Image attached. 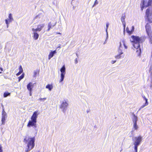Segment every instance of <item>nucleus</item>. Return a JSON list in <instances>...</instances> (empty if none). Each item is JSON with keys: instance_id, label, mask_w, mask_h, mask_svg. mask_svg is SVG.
Segmentation results:
<instances>
[{"instance_id": "nucleus-35", "label": "nucleus", "mask_w": 152, "mask_h": 152, "mask_svg": "<svg viewBox=\"0 0 152 152\" xmlns=\"http://www.w3.org/2000/svg\"><path fill=\"white\" fill-rule=\"evenodd\" d=\"M29 91V95L30 96H31V95H32V91Z\"/></svg>"}, {"instance_id": "nucleus-20", "label": "nucleus", "mask_w": 152, "mask_h": 152, "mask_svg": "<svg viewBox=\"0 0 152 152\" xmlns=\"http://www.w3.org/2000/svg\"><path fill=\"white\" fill-rule=\"evenodd\" d=\"M39 70H37L34 71V77H36L37 74H39Z\"/></svg>"}, {"instance_id": "nucleus-24", "label": "nucleus", "mask_w": 152, "mask_h": 152, "mask_svg": "<svg viewBox=\"0 0 152 152\" xmlns=\"http://www.w3.org/2000/svg\"><path fill=\"white\" fill-rule=\"evenodd\" d=\"M133 127L135 130H137V129L138 127L137 124V122L134 123Z\"/></svg>"}, {"instance_id": "nucleus-19", "label": "nucleus", "mask_w": 152, "mask_h": 152, "mask_svg": "<svg viewBox=\"0 0 152 152\" xmlns=\"http://www.w3.org/2000/svg\"><path fill=\"white\" fill-rule=\"evenodd\" d=\"M24 74L23 73L21 76L18 77V81L19 82L21 79H23L24 78Z\"/></svg>"}, {"instance_id": "nucleus-7", "label": "nucleus", "mask_w": 152, "mask_h": 152, "mask_svg": "<svg viewBox=\"0 0 152 152\" xmlns=\"http://www.w3.org/2000/svg\"><path fill=\"white\" fill-rule=\"evenodd\" d=\"M44 24L38 25L37 26V28L36 29L33 28L32 31L34 32H37V31H40L42 28L44 26Z\"/></svg>"}, {"instance_id": "nucleus-32", "label": "nucleus", "mask_w": 152, "mask_h": 152, "mask_svg": "<svg viewBox=\"0 0 152 152\" xmlns=\"http://www.w3.org/2000/svg\"><path fill=\"white\" fill-rule=\"evenodd\" d=\"M109 26V24L108 23H107L106 24V30H107V29H108V27Z\"/></svg>"}, {"instance_id": "nucleus-18", "label": "nucleus", "mask_w": 152, "mask_h": 152, "mask_svg": "<svg viewBox=\"0 0 152 152\" xmlns=\"http://www.w3.org/2000/svg\"><path fill=\"white\" fill-rule=\"evenodd\" d=\"M53 88V86L52 85L50 84H48L46 86V88L48 89L50 91H51Z\"/></svg>"}, {"instance_id": "nucleus-15", "label": "nucleus", "mask_w": 152, "mask_h": 152, "mask_svg": "<svg viewBox=\"0 0 152 152\" xmlns=\"http://www.w3.org/2000/svg\"><path fill=\"white\" fill-rule=\"evenodd\" d=\"M19 71L16 74V75L17 76L20 75L21 74V73L23 72V70L21 65L19 66Z\"/></svg>"}, {"instance_id": "nucleus-21", "label": "nucleus", "mask_w": 152, "mask_h": 152, "mask_svg": "<svg viewBox=\"0 0 152 152\" xmlns=\"http://www.w3.org/2000/svg\"><path fill=\"white\" fill-rule=\"evenodd\" d=\"M9 18L8 20L10 22L12 21L13 20V18H12V15L11 13H10L9 15Z\"/></svg>"}, {"instance_id": "nucleus-14", "label": "nucleus", "mask_w": 152, "mask_h": 152, "mask_svg": "<svg viewBox=\"0 0 152 152\" xmlns=\"http://www.w3.org/2000/svg\"><path fill=\"white\" fill-rule=\"evenodd\" d=\"M56 53V50L51 52L48 55V59H50L54 56V54Z\"/></svg>"}, {"instance_id": "nucleus-6", "label": "nucleus", "mask_w": 152, "mask_h": 152, "mask_svg": "<svg viewBox=\"0 0 152 152\" xmlns=\"http://www.w3.org/2000/svg\"><path fill=\"white\" fill-rule=\"evenodd\" d=\"M65 65H63L60 69V71L61 72V79H60V82L62 81L64 77V75L65 74Z\"/></svg>"}, {"instance_id": "nucleus-39", "label": "nucleus", "mask_w": 152, "mask_h": 152, "mask_svg": "<svg viewBox=\"0 0 152 152\" xmlns=\"http://www.w3.org/2000/svg\"><path fill=\"white\" fill-rule=\"evenodd\" d=\"M77 59H75V63H77Z\"/></svg>"}, {"instance_id": "nucleus-25", "label": "nucleus", "mask_w": 152, "mask_h": 152, "mask_svg": "<svg viewBox=\"0 0 152 152\" xmlns=\"http://www.w3.org/2000/svg\"><path fill=\"white\" fill-rule=\"evenodd\" d=\"M134 149L135 150V152H137V146L138 145H137L135 144H134Z\"/></svg>"}, {"instance_id": "nucleus-22", "label": "nucleus", "mask_w": 152, "mask_h": 152, "mask_svg": "<svg viewBox=\"0 0 152 152\" xmlns=\"http://www.w3.org/2000/svg\"><path fill=\"white\" fill-rule=\"evenodd\" d=\"M51 28H52V23H51V22H50L48 24L47 31H49Z\"/></svg>"}, {"instance_id": "nucleus-1", "label": "nucleus", "mask_w": 152, "mask_h": 152, "mask_svg": "<svg viewBox=\"0 0 152 152\" xmlns=\"http://www.w3.org/2000/svg\"><path fill=\"white\" fill-rule=\"evenodd\" d=\"M152 15V10L147 9L145 12V20L146 24L145 27L146 33L150 37L152 36L151 26H152V17L150 18V17Z\"/></svg>"}, {"instance_id": "nucleus-13", "label": "nucleus", "mask_w": 152, "mask_h": 152, "mask_svg": "<svg viewBox=\"0 0 152 152\" xmlns=\"http://www.w3.org/2000/svg\"><path fill=\"white\" fill-rule=\"evenodd\" d=\"M142 97L143 98V99L145 100V103L143 105L141 106V108H143L144 107L147 105L148 104V102L147 99L144 96H143Z\"/></svg>"}, {"instance_id": "nucleus-8", "label": "nucleus", "mask_w": 152, "mask_h": 152, "mask_svg": "<svg viewBox=\"0 0 152 152\" xmlns=\"http://www.w3.org/2000/svg\"><path fill=\"white\" fill-rule=\"evenodd\" d=\"M136 141L134 142V144L139 145L142 141V137L141 136H139L135 138Z\"/></svg>"}, {"instance_id": "nucleus-10", "label": "nucleus", "mask_w": 152, "mask_h": 152, "mask_svg": "<svg viewBox=\"0 0 152 152\" xmlns=\"http://www.w3.org/2000/svg\"><path fill=\"white\" fill-rule=\"evenodd\" d=\"M134 30V26H132V27L131 30L130 31L128 27H127L126 29V31L129 34H131L132 33Z\"/></svg>"}, {"instance_id": "nucleus-30", "label": "nucleus", "mask_w": 152, "mask_h": 152, "mask_svg": "<svg viewBox=\"0 0 152 152\" xmlns=\"http://www.w3.org/2000/svg\"><path fill=\"white\" fill-rule=\"evenodd\" d=\"M98 2L97 1V0H96L95 1H94V5H93V7H94L95 5L98 4Z\"/></svg>"}, {"instance_id": "nucleus-16", "label": "nucleus", "mask_w": 152, "mask_h": 152, "mask_svg": "<svg viewBox=\"0 0 152 152\" xmlns=\"http://www.w3.org/2000/svg\"><path fill=\"white\" fill-rule=\"evenodd\" d=\"M39 37V35L36 32H35L33 34V37L35 40L37 39Z\"/></svg>"}, {"instance_id": "nucleus-26", "label": "nucleus", "mask_w": 152, "mask_h": 152, "mask_svg": "<svg viewBox=\"0 0 152 152\" xmlns=\"http://www.w3.org/2000/svg\"><path fill=\"white\" fill-rule=\"evenodd\" d=\"M46 98H40L38 100L44 102L45 100H46Z\"/></svg>"}, {"instance_id": "nucleus-4", "label": "nucleus", "mask_w": 152, "mask_h": 152, "mask_svg": "<svg viewBox=\"0 0 152 152\" xmlns=\"http://www.w3.org/2000/svg\"><path fill=\"white\" fill-rule=\"evenodd\" d=\"M38 111H35L33 113L31 117V120H29L27 124L28 127H33L34 128L37 127L36 123L38 114Z\"/></svg>"}, {"instance_id": "nucleus-34", "label": "nucleus", "mask_w": 152, "mask_h": 152, "mask_svg": "<svg viewBox=\"0 0 152 152\" xmlns=\"http://www.w3.org/2000/svg\"><path fill=\"white\" fill-rule=\"evenodd\" d=\"M116 62V61H111V63L112 64H113L115 63Z\"/></svg>"}, {"instance_id": "nucleus-2", "label": "nucleus", "mask_w": 152, "mask_h": 152, "mask_svg": "<svg viewBox=\"0 0 152 152\" xmlns=\"http://www.w3.org/2000/svg\"><path fill=\"white\" fill-rule=\"evenodd\" d=\"M131 38L132 39L131 42L133 43L134 47L137 50L136 53L137 55L140 56L141 54V50L140 44L142 43L144 40H143L141 37L134 35L132 36Z\"/></svg>"}, {"instance_id": "nucleus-33", "label": "nucleus", "mask_w": 152, "mask_h": 152, "mask_svg": "<svg viewBox=\"0 0 152 152\" xmlns=\"http://www.w3.org/2000/svg\"><path fill=\"white\" fill-rule=\"evenodd\" d=\"M5 21L6 24L8 25L9 24V23L8 22V20L7 19H6L5 20Z\"/></svg>"}, {"instance_id": "nucleus-31", "label": "nucleus", "mask_w": 152, "mask_h": 152, "mask_svg": "<svg viewBox=\"0 0 152 152\" xmlns=\"http://www.w3.org/2000/svg\"><path fill=\"white\" fill-rule=\"evenodd\" d=\"M0 152H3L2 147L1 145H0Z\"/></svg>"}, {"instance_id": "nucleus-27", "label": "nucleus", "mask_w": 152, "mask_h": 152, "mask_svg": "<svg viewBox=\"0 0 152 152\" xmlns=\"http://www.w3.org/2000/svg\"><path fill=\"white\" fill-rule=\"evenodd\" d=\"M152 4V0H149L148 2V5L146 6V7L150 5H151Z\"/></svg>"}, {"instance_id": "nucleus-3", "label": "nucleus", "mask_w": 152, "mask_h": 152, "mask_svg": "<svg viewBox=\"0 0 152 152\" xmlns=\"http://www.w3.org/2000/svg\"><path fill=\"white\" fill-rule=\"evenodd\" d=\"M23 141L25 143L27 142V146L28 148L26 152H28L34 146L35 137H26L24 139Z\"/></svg>"}, {"instance_id": "nucleus-29", "label": "nucleus", "mask_w": 152, "mask_h": 152, "mask_svg": "<svg viewBox=\"0 0 152 152\" xmlns=\"http://www.w3.org/2000/svg\"><path fill=\"white\" fill-rule=\"evenodd\" d=\"M150 38V42L152 44V36L151 37H150L147 35Z\"/></svg>"}, {"instance_id": "nucleus-5", "label": "nucleus", "mask_w": 152, "mask_h": 152, "mask_svg": "<svg viewBox=\"0 0 152 152\" xmlns=\"http://www.w3.org/2000/svg\"><path fill=\"white\" fill-rule=\"evenodd\" d=\"M122 45H123L124 46L125 48L126 49H127V47L125 43V41L124 40H122L120 42V47L118 50V52L119 53L117 55L115 56V58L117 59H119L121 58L124 57L123 53L122 52V50L120 49V48L121 47Z\"/></svg>"}, {"instance_id": "nucleus-41", "label": "nucleus", "mask_w": 152, "mask_h": 152, "mask_svg": "<svg viewBox=\"0 0 152 152\" xmlns=\"http://www.w3.org/2000/svg\"><path fill=\"white\" fill-rule=\"evenodd\" d=\"M1 73V72H0V73Z\"/></svg>"}, {"instance_id": "nucleus-38", "label": "nucleus", "mask_w": 152, "mask_h": 152, "mask_svg": "<svg viewBox=\"0 0 152 152\" xmlns=\"http://www.w3.org/2000/svg\"><path fill=\"white\" fill-rule=\"evenodd\" d=\"M124 29H125V24H124Z\"/></svg>"}, {"instance_id": "nucleus-40", "label": "nucleus", "mask_w": 152, "mask_h": 152, "mask_svg": "<svg viewBox=\"0 0 152 152\" xmlns=\"http://www.w3.org/2000/svg\"><path fill=\"white\" fill-rule=\"evenodd\" d=\"M61 34V33H56V34Z\"/></svg>"}, {"instance_id": "nucleus-11", "label": "nucleus", "mask_w": 152, "mask_h": 152, "mask_svg": "<svg viewBox=\"0 0 152 152\" xmlns=\"http://www.w3.org/2000/svg\"><path fill=\"white\" fill-rule=\"evenodd\" d=\"M7 117V115L6 113L2 114V116L1 118V121L2 124H4L6 120V118Z\"/></svg>"}, {"instance_id": "nucleus-37", "label": "nucleus", "mask_w": 152, "mask_h": 152, "mask_svg": "<svg viewBox=\"0 0 152 152\" xmlns=\"http://www.w3.org/2000/svg\"><path fill=\"white\" fill-rule=\"evenodd\" d=\"M0 70H1V71L0 72H1L3 71L2 68H1L0 67Z\"/></svg>"}, {"instance_id": "nucleus-23", "label": "nucleus", "mask_w": 152, "mask_h": 152, "mask_svg": "<svg viewBox=\"0 0 152 152\" xmlns=\"http://www.w3.org/2000/svg\"><path fill=\"white\" fill-rule=\"evenodd\" d=\"M10 94V93L8 92H5L4 94V97H6L7 96H9Z\"/></svg>"}, {"instance_id": "nucleus-17", "label": "nucleus", "mask_w": 152, "mask_h": 152, "mask_svg": "<svg viewBox=\"0 0 152 152\" xmlns=\"http://www.w3.org/2000/svg\"><path fill=\"white\" fill-rule=\"evenodd\" d=\"M133 118L132 119L133 121L134 122V123L137 122V116H136L135 115L134 113L133 114Z\"/></svg>"}, {"instance_id": "nucleus-28", "label": "nucleus", "mask_w": 152, "mask_h": 152, "mask_svg": "<svg viewBox=\"0 0 152 152\" xmlns=\"http://www.w3.org/2000/svg\"><path fill=\"white\" fill-rule=\"evenodd\" d=\"M125 18V16H122L121 18V20L122 22H124V20Z\"/></svg>"}, {"instance_id": "nucleus-12", "label": "nucleus", "mask_w": 152, "mask_h": 152, "mask_svg": "<svg viewBox=\"0 0 152 152\" xmlns=\"http://www.w3.org/2000/svg\"><path fill=\"white\" fill-rule=\"evenodd\" d=\"M68 105V104L66 102H63L62 103L60 106L61 108H66Z\"/></svg>"}, {"instance_id": "nucleus-36", "label": "nucleus", "mask_w": 152, "mask_h": 152, "mask_svg": "<svg viewBox=\"0 0 152 152\" xmlns=\"http://www.w3.org/2000/svg\"><path fill=\"white\" fill-rule=\"evenodd\" d=\"M144 6L143 5L142 7H141V10H143V9L144 8Z\"/></svg>"}, {"instance_id": "nucleus-9", "label": "nucleus", "mask_w": 152, "mask_h": 152, "mask_svg": "<svg viewBox=\"0 0 152 152\" xmlns=\"http://www.w3.org/2000/svg\"><path fill=\"white\" fill-rule=\"evenodd\" d=\"M33 87L34 84L32 82L29 83L27 85V89L28 91H32Z\"/></svg>"}]
</instances>
